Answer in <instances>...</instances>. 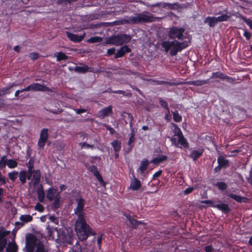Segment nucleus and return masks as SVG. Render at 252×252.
<instances>
[{
  "label": "nucleus",
  "instance_id": "obj_1",
  "mask_svg": "<svg viewBox=\"0 0 252 252\" xmlns=\"http://www.w3.org/2000/svg\"><path fill=\"white\" fill-rule=\"evenodd\" d=\"M75 230L78 239L81 241L86 240L91 235H95V232L87 223L85 218L77 219Z\"/></svg>",
  "mask_w": 252,
  "mask_h": 252
},
{
  "label": "nucleus",
  "instance_id": "obj_2",
  "mask_svg": "<svg viewBox=\"0 0 252 252\" xmlns=\"http://www.w3.org/2000/svg\"><path fill=\"white\" fill-rule=\"evenodd\" d=\"M189 45V44L188 41L180 42L177 40H165L161 43V47L164 49L165 52L166 53L169 52L171 56H175L179 52H181Z\"/></svg>",
  "mask_w": 252,
  "mask_h": 252
},
{
  "label": "nucleus",
  "instance_id": "obj_3",
  "mask_svg": "<svg viewBox=\"0 0 252 252\" xmlns=\"http://www.w3.org/2000/svg\"><path fill=\"white\" fill-rule=\"evenodd\" d=\"M152 16L151 14L144 13H137L136 16H131L123 20L124 23L128 24H137L143 22H151L152 20Z\"/></svg>",
  "mask_w": 252,
  "mask_h": 252
},
{
  "label": "nucleus",
  "instance_id": "obj_4",
  "mask_svg": "<svg viewBox=\"0 0 252 252\" xmlns=\"http://www.w3.org/2000/svg\"><path fill=\"white\" fill-rule=\"evenodd\" d=\"M131 37L126 34H120L109 37L106 40L107 44L120 46L124 44H126L130 42Z\"/></svg>",
  "mask_w": 252,
  "mask_h": 252
},
{
  "label": "nucleus",
  "instance_id": "obj_5",
  "mask_svg": "<svg viewBox=\"0 0 252 252\" xmlns=\"http://www.w3.org/2000/svg\"><path fill=\"white\" fill-rule=\"evenodd\" d=\"M185 29L183 28H178L173 26L167 32L168 37L171 39L182 40L184 39Z\"/></svg>",
  "mask_w": 252,
  "mask_h": 252
},
{
  "label": "nucleus",
  "instance_id": "obj_6",
  "mask_svg": "<svg viewBox=\"0 0 252 252\" xmlns=\"http://www.w3.org/2000/svg\"><path fill=\"white\" fill-rule=\"evenodd\" d=\"M220 203L216 204L215 202L211 200H203L201 202L203 204H207L209 206L216 208L219 210L221 211L224 214H228L231 211V208L227 204H225L219 201Z\"/></svg>",
  "mask_w": 252,
  "mask_h": 252
},
{
  "label": "nucleus",
  "instance_id": "obj_7",
  "mask_svg": "<svg viewBox=\"0 0 252 252\" xmlns=\"http://www.w3.org/2000/svg\"><path fill=\"white\" fill-rule=\"evenodd\" d=\"M172 126L174 127L173 132L175 135L178 137L179 143L183 146L184 149H189V144L187 139L184 136L180 128L174 123H172Z\"/></svg>",
  "mask_w": 252,
  "mask_h": 252
},
{
  "label": "nucleus",
  "instance_id": "obj_8",
  "mask_svg": "<svg viewBox=\"0 0 252 252\" xmlns=\"http://www.w3.org/2000/svg\"><path fill=\"white\" fill-rule=\"evenodd\" d=\"M37 239L36 237L32 234L29 233L26 236V252H33V251L37 247Z\"/></svg>",
  "mask_w": 252,
  "mask_h": 252
},
{
  "label": "nucleus",
  "instance_id": "obj_9",
  "mask_svg": "<svg viewBox=\"0 0 252 252\" xmlns=\"http://www.w3.org/2000/svg\"><path fill=\"white\" fill-rule=\"evenodd\" d=\"M124 113L126 114L127 116V120L129 121V127L131 129V131L129 135V137L128 139V141L127 142V145L129 147L128 152L130 151L131 150V149L133 147L134 145L132 144L134 141H135V133L134 132L133 129L132 128L133 126V118L132 117V115L129 113L124 112Z\"/></svg>",
  "mask_w": 252,
  "mask_h": 252
},
{
  "label": "nucleus",
  "instance_id": "obj_10",
  "mask_svg": "<svg viewBox=\"0 0 252 252\" xmlns=\"http://www.w3.org/2000/svg\"><path fill=\"white\" fill-rule=\"evenodd\" d=\"M217 78L220 79L222 80H225L226 82L231 84H234L236 83V79L235 78L227 76L222 72H213L209 79L210 80L211 79Z\"/></svg>",
  "mask_w": 252,
  "mask_h": 252
},
{
  "label": "nucleus",
  "instance_id": "obj_11",
  "mask_svg": "<svg viewBox=\"0 0 252 252\" xmlns=\"http://www.w3.org/2000/svg\"><path fill=\"white\" fill-rule=\"evenodd\" d=\"M77 207L74 209V213L78 217L77 219L85 218L84 213L83 212L85 206V200L82 197L76 199Z\"/></svg>",
  "mask_w": 252,
  "mask_h": 252
},
{
  "label": "nucleus",
  "instance_id": "obj_12",
  "mask_svg": "<svg viewBox=\"0 0 252 252\" xmlns=\"http://www.w3.org/2000/svg\"><path fill=\"white\" fill-rule=\"evenodd\" d=\"M87 169L90 172H92L94 176L96 177L99 182V184L105 188L106 183L103 180L102 176L98 171L97 167L95 165H92L87 167Z\"/></svg>",
  "mask_w": 252,
  "mask_h": 252
},
{
  "label": "nucleus",
  "instance_id": "obj_13",
  "mask_svg": "<svg viewBox=\"0 0 252 252\" xmlns=\"http://www.w3.org/2000/svg\"><path fill=\"white\" fill-rule=\"evenodd\" d=\"M10 233V231L5 230L3 227L0 229V252H2L6 247L7 240L5 237Z\"/></svg>",
  "mask_w": 252,
  "mask_h": 252
},
{
  "label": "nucleus",
  "instance_id": "obj_14",
  "mask_svg": "<svg viewBox=\"0 0 252 252\" xmlns=\"http://www.w3.org/2000/svg\"><path fill=\"white\" fill-rule=\"evenodd\" d=\"M25 90H26V92L27 91H48V92H51V89H49L48 87L42 85L40 84H39L38 83H32L29 86H27L26 88H25Z\"/></svg>",
  "mask_w": 252,
  "mask_h": 252
},
{
  "label": "nucleus",
  "instance_id": "obj_15",
  "mask_svg": "<svg viewBox=\"0 0 252 252\" xmlns=\"http://www.w3.org/2000/svg\"><path fill=\"white\" fill-rule=\"evenodd\" d=\"M48 129L46 128L42 129L37 143L38 146L40 149H43L44 147L48 140Z\"/></svg>",
  "mask_w": 252,
  "mask_h": 252
},
{
  "label": "nucleus",
  "instance_id": "obj_16",
  "mask_svg": "<svg viewBox=\"0 0 252 252\" xmlns=\"http://www.w3.org/2000/svg\"><path fill=\"white\" fill-rule=\"evenodd\" d=\"M82 64V66H76L74 68V70L75 72L78 73L82 74H85L88 72L93 73L95 72V70H94V67H92L91 66L89 67L85 64Z\"/></svg>",
  "mask_w": 252,
  "mask_h": 252
},
{
  "label": "nucleus",
  "instance_id": "obj_17",
  "mask_svg": "<svg viewBox=\"0 0 252 252\" xmlns=\"http://www.w3.org/2000/svg\"><path fill=\"white\" fill-rule=\"evenodd\" d=\"M60 196V192L58 189L53 187L49 188L46 191V198L50 201Z\"/></svg>",
  "mask_w": 252,
  "mask_h": 252
},
{
  "label": "nucleus",
  "instance_id": "obj_18",
  "mask_svg": "<svg viewBox=\"0 0 252 252\" xmlns=\"http://www.w3.org/2000/svg\"><path fill=\"white\" fill-rule=\"evenodd\" d=\"M142 187L141 181L133 175V179L131 180L128 189L133 191H137Z\"/></svg>",
  "mask_w": 252,
  "mask_h": 252
},
{
  "label": "nucleus",
  "instance_id": "obj_19",
  "mask_svg": "<svg viewBox=\"0 0 252 252\" xmlns=\"http://www.w3.org/2000/svg\"><path fill=\"white\" fill-rule=\"evenodd\" d=\"M59 239L60 241L63 244L71 245L72 244L73 237V236L70 234H65V233L63 232L60 235Z\"/></svg>",
  "mask_w": 252,
  "mask_h": 252
},
{
  "label": "nucleus",
  "instance_id": "obj_20",
  "mask_svg": "<svg viewBox=\"0 0 252 252\" xmlns=\"http://www.w3.org/2000/svg\"><path fill=\"white\" fill-rule=\"evenodd\" d=\"M34 160L33 158H31L29 161L26 163V166H27L28 169L27 171V179L31 180L32 174L33 173V164H34Z\"/></svg>",
  "mask_w": 252,
  "mask_h": 252
},
{
  "label": "nucleus",
  "instance_id": "obj_21",
  "mask_svg": "<svg viewBox=\"0 0 252 252\" xmlns=\"http://www.w3.org/2000/svg\"><path fill=\"white\" fill-rule=\"evenodd\" d=\"M131 51V49L127 45L124 46L118 50L115 55V58H119L123 57L126 53Z\"/></svg>",
  "mask_w": 252,
  "mask_h": 252
},
{
  "label": "nucleus",
  "instance_id": "obj_22",
  "mask_svg": "<svg viewBox=\"0 0 252 252\" xmlns=\"http://www.w3.org/2000/svg\"><path fill=\"white\" fill-rule=\"evenodd\" d=\"M210 83V79H207L203 80H193L186 81L184 83V84L189 85H194L195 86H201L204 84H209Z\"/></svg>",
  "mask_w": 252,
  "mask_h": 252
},
{
  "label": "nucleus",
  "instance_id": "obj_23",
  "mask_svg": "<svg viewBox=\"0 0 252 252\" xmlns=\"http://www.w3.org/2000/svg\"><path fill=\"white\" fill-rule=\"evenodd\" d=\"M66 35L71 41L74 42H79L81 41L85 37V34L78 35L70 32H66Z\"/></svg>",
  "mask_w": 252,
  "mask_h": 252
},
{
  "label": "nucleus",
  "instance_id": "obj_24",
  "mask_svg": "<svg viewBox=\"0 0 252 252\" xmlns=\"http://www.w3.org/2000/svg\"><path fill=\"white\" fill-rule=\"evenodd\" d=\"M69 252H88L86 246H81L78 241L73 246Z\"/></svg>",
  "mask_w": 252,
  "mask_h": 252
},
{
  "label": "nucleus",
  "instance_id": "obj_25",
  "mask_svg": "<svg viewBox=\"0 0 252 252\" xmlns=\"http://www.w3.org/2000/svg\"><path fill=\"white\" fill-rule=\"evenodd\" d=\"M126 217L127 220L129 221L131 227L133 229H136L138 225L144 224L142 221L135 220L129 214L126 215Z\"/></svg>",
  "mask_w": 252,
  "mask_h": 252
},
{
  "label": "nucleus",
  "instance_id": "obj_26",
  "mask_svg": "<svg viewBox=\"0 0 252 252\" xmlns=\"http://www.w3.org/2000/svg\"><path fill=\"white\" fill-rule=\"evenodd\" d=\"M204 150L199 149L193 150L189 155V157L192 159L194 161L197 160L201 156H202Z\"/></svg>",
  "mask_w": 252,
  "mask_h": 252
},
{
  "label": "nucleus",
  "instance_id": "obj_27",
  "mask_svg": "<svg viewBox=\"0 0 252 252\" xmlns=\"http://www.w3.org/2000/svg\"><path fill=\"white\" fill-rule=\"evenodd\" d=\"M112 106L111 105L105 107L98 111L99 117L102 118L112 114Z\"/></svg>",
  "mask_w": 252,
  "mask_h": 252
},
{
  "label": "nucleus",
  "instance_id": "obj_28",
  "mask_svg": "<svg viewBox=\"0 0 252 252\" xmlns=\"http://www.w3.org/2000/svg\"><path fill=\"white\" fill-rule=\"evenodd\" d=\"M32 182L33 185L35 186L40 182L41 173L39 170H33V173L32 174Z\"/></svg>",
  "mask_w": 252,
  "mask_h": 252
},
{
  "label": "nucleus",
  "instance_id": "obj_29",
  "mask_svg": "<svg viewBox=\"0 0 252 252\" xmlns=\"http://www.w3.org/2000/svg\"><path fill=\"white\" fill-rule=\"evenodd\" d=\"M204 24H207L210 27L213 28L218 23L216 17H207L203 21Z\"/></svg>",
  "mask_w": 252,
  "mask_h": 252
},
{
  "label": "nucleus",
  "instance_id": "obj_30",
  "mask_svg": "<svg viewBox=\"0 0 252 252\" xmlns=\"http://www.w3.org/2000/svg\"><path fill=\"white\" fill-rule=\"evenodd\" d=\"M37 194L39 201L40 202H43L45 199V193L42 185H40L37 188Z\"/></svg>",
  "mask_w": 252,
  "mask_h": 252
},
{
  "label": "nucleus",
  "instance_id": "obj_31",
  "mask_svg": "<svg viewBox=\"0 0 252 252\" xmlns=\"http://www.w3.org/2000/svg\"><path fill=\"white\" fill-rule=\"evenodd\" d=\"M227 196L239 203L245 202L247 199L245 197H242L240 195H238L232 193H229L227 194Z\"/></svg>",
  "mask_w": 252,
  "mask_h": 252
},
{
  "label": "nucleus",
  "instance_id": "obj_32",
  "mask_svg": "<svg viewBox=\"0 0 252 252\" xmlns=\"http://www.w3.org/2000/svg\"><path fill=\"white\" fill-rule=\"evenodd\" d=\"M218 164L222 168H225L228 165L229 161L225 159L223 156H220L217 159Z\"/></svg>",
  "mask_w": 252,
  "mask_h": 252
},
{
  "label": "nucleus",
  "instance_id": "obj_33",
  "mask_svg": "<svg viewBox=\"0 0 252 252\" xmlns=\"http://www.w3.org/2000/svg\"><path fill=\"white\" fill-rule=\"evenodd\" d=\"M168 157L165 155H161L159 157H156L154 158L151 161V162L153 163L156 165H158L161 162L165 161L167 159Z\"/></svg>",
  "mask_w": 252,
  "mask_h": 252
},
{
  "label": "nucleus",
  "instance_id": "obj_34",
  "mask_svg": "<svg viewBox=\"0 0 252 252\" xmlns=\"http://www.w3.org/2000/svg\"><path fill=\"white\" fill-rule=\"evenodd\" d=\"M111 145L113 148L114 152H120L121 149V142L116 139L111 143Z\"/></svg>",
  "mask_w": 252,
  "mask_h": 252
},
{
  "label": "nucleus",
  "instance_id": "obj_35",
  "mask_svg": "<svg viewBox=\"0 0 252 252\" xmlns=\"http://www.w3.org/2000/svg\"><path fill=\"white\" fill-rule=\"evenodd\" d=\"M19 180L22 185H24L27 182V171L22 170L18 173Z\"/></svg>",
  "mask_w": 252,
  "mask_h": 252
},
{
  "label": "nucleus",
  "instance_id": "obj_36",
  "mask_svg": "<svg viewBox=\"0 0 252 252\" xmlns=\"http://www.w3.org/2000/svg\"><path fill=\"white\" fill-rule=\"evenodd\" d=\"M149 165V161L147 159H143L141 162L138 170L141 173H143L147 169Z\"/></svg>",
  "mask_w": 252,
  "mask_h": 252
},
{
  "label": "nucleus",
  "instance_id": "obj_37",
  "mask_svg": "<svg viewBox=\"0 0 252 252\" xmlns=\"http://www.w3.org/2000/svg\"><path fill=\"white\" fill-rule=\"evenodd\" d=\"M17 250L18 246L15 242L10 243L6 249V252H17Z\"/></svg>",
  "mask_w": 252,
  "mask_h": 252
},
{
  "label": "nucleus",
  "instance_id": "obj_38",
  "mask_svg": "<svg viewBox=\"0 0 252 252\" xmlns=\"http://www.w3.org/2000/svg\"><path fill=\"white\" fill-rule=\"evenodd\" d=\"M61 196L55 198L53 200V202L51 205V208L53 210H56L60 208V199Z\"/></svg>",
  "mask_w": 252,
  "mask_h": 252
},
{
  "label": "nucleus",
  "instance_id": "obj_39",
  "mask_svg": "<svg viewBox=\"0 0 252 252\" xmlns=\"http://www.w3.org/2000/svg\"><path fill=\"white\" fill-rule=\"evenodd\" d=\"M214 186L218 188V189L220 191H223L227 188V184L223 182H218L217 183L214 184Z\"/></svg>",
  "mask_w": 252,
  "mask_h": 252
},
{
  "label": "nucleus",
  "instance_id": "obj_40",
  "mask_svg": "<svg viewBox=\"0 0 252 252\" xmlns=\"http://www.w3.org/2000/svg\"><path fill=\"white\" fill-rule=\"evenodd\" d=\"M173 119L174 122L180 123L182 121V117L179 114L178 111H172Z\"/></svg>",
  "mask_w": 252,
  "mask_h": 252
},
{
  "label": "nucleus",
  "instance_id": "obj_41",
  "mask_svg": "<svg viewBox=\"0 0 252 252\" xmlns=\"http://www.w3.org/2000/svg\"><path fill=\"white\" fill-rule=\"evenodd\" d=\"M19 219L24 222H29L32 220L33 218L30 215H21Z\"/></svg>",
  "mask_w": 252,
  "mask_h": 252
},
{
  "label": "nucleus",
  "instance_id": "obj_42",
  "mask_svg": "<svg viewBox=\"0 0 252 252\" xmlns=\"http://www.w3.org/2000/svg\"><path fill=\"white\" fill-rule=\"evenodd\" d=\"M57 61L58 62H60L61 61H65L67 60L68 56L63 52H60L58 53L57 55Z\"/></svg>",
  "mask_w": 252,
  "mask_h": 252
},
{
  "label": "nucleus",
  "instance_id": "obj_43",
  "mask_svg": "<svg viewBox=\"0 0 252 252\" xmlns=\"http://www.w3.org/2000/svg\"><path fill=\"white\" fill-rule=\"evenodd\" d=\"M7 165L9 168H14L18 165V162L12 159H8L7 161Z\"/></svg>",
  "mask_w": 252,
  "mask_h": 252
},
{
  "label": "nucleus",
  "instance_id": "obj_44",
  "mask_svg": "<svg viewBox=\"0 0 252 252\" xmlns=\"http://www.w3.org/2000/svg\"><path fill=\"white\" fill-rule=\"evenodd\" d=\"M35 252H48V251L45 249L43 244L39 242L37 244Z\"/></svg>",
  "mask_w": 252,
  "mask_h": 252
},
{
  "label": "nucleus",
  "instance_id": "obj_45",
  "mask_svg": "<svg viewBox=\"0 0 252 252\" xmlns=\"http://www.w3.org/2000/svg\"><path fill=\"white\" fill-rule=\"evenodd\" d=\"M229 18L230 16L226 14H222L221 16L216 17V19L218 22H221L228 21Z\"/></svg>",
  "mask_w": 252,
  "mask_h": 252
},
{
  "label": "nucleus",
  "instance_id": "obj_46",
  "mask_svg": "<svg viewBox=\"0 0 252 252\" xmlns=\"http://www.w3.org/2000/svg\"><path fill=\"white\" fill-rule=\"evenodd\" d=\"M18 175V171H13L11 172L8 173V177L11 181L14 182L15 180L17 179Z\"/></svg>",
  "mask_w": 252,
  "mask_h": 252
},
{
  "label": "nucleus",
  "instance_id": "obj_47",
  "mask_svg": "<svg viewBox=\"0 0 252 252\" xmlns=\"http://www.w3.org/2000/svg\"><path fill=\"white\" fill-rule=\"evenodd\" d=\"M79 145L80 146L81 149L84 148L94 149V145L87 143L86 142L79 143Z\"/></svg>",
  "mask_w": 252,
  "mask_h": 252
},
{
  "label": "nucleus",
  "instance_id": "obj_48",
  "mask_svg": "<svg viewBox=\"0 0 252 252\" xmlns=\"http://www.w3.org/2000/svg\"><path fill=\"white\" fill-rule=\"evenodd\" d=\"M153 81L157 85H167L170 86L174 85V83H173L172 82L166 81H160V80H154Z\"/></svg>",
  "mask_w": 252,
  "mask_h": 252
},
{
  "label": "nucleus",
  "instance_id": "obj_49",
  "mask_svg": "<svg viewBox=\"0 0 252 252\" xmlns=\"http://www.w3.org/2000/svg\"><path fill=\"white\" fill-rule=\"evenodd\" d=\"M101 41L102 38L99 36L92 37L87 40L88 42L91 43L100 42Z\"/></svg>",
  "mask_w": 252,
  "mask_h": 252
},
{
  "label": "nucleus",
  "instance_id": "obj_50",
  "mask_svg": "<svg viewBox=\"0 0 252 252\" xmlns=\"http://www.w3.org/2000/svg\"><path fill=\"white\" fill-rule=\"evenodd\" d=\"M159 103L160 105V106L165 109L166 110H168V109H169L168 104L166 101L163 99L161 98H159Z\"/></svg>",
  "mask_w": 252,
  "mask_h": 252
},
{
  "label": "nucleus",
  "instance_id": "obj_51",
  "mask_svg": "<svg viewBox=\"0 0 252 252\" xmlns=\"http://www.w3.org/2000/svg\"><path fill=\"white\" fill-rule=\"evenodd\" d=\"M11 91L8 87H3L0 89V97L10 94Z\"/></svg>",
  "mask_w": 252,
  "mask_h": 252
},
{
  "label": "nucleus",
  "instance_id": "obj_52",
  "mask_svg": "<svg viewBox=\"0 0 252 252\" xmlns=\"http://www.w3.org/2000/svg\"><path fill=\"white\" fill-rule=\"evenodd\" d=\"M47 232L49 236L52 237L53 236L54 233L55 231H57L58 229L57 227L53 228L51 227L49 225H48L46 227Z\"/></svg>",
  "mask_w": 252,
  "mask_h": 252
},
{
  "label": "nucleus",
  "instance_id": "obj_53",
  "mask_svg": "<svg viewBox=\"0 0 252 252\" xmlns=\"http://www.w3.org/2000/svg\"><path fill=\"white\" fill-rule=\"evenodd\" d=\"M106 92L110 93L122 94H125V92L124 91H122V90L113 91L111 88H108L106 91H104L103 93H106Z\"/></svg>",
  "mask_w": 252,
  "mask_h": 252
},
{
  "label": "nucleus",
  "instance_id": "obj_54",
  "mask_svg": "<svg viewBox=\"0 0 252 252\" xmlns=\"http://www.w3.org/2000/svg\"><path fill=\"white\" fill-rule=\"evenodd\" d=\"M7 165L6 157L3 156L0 160V169H2Z\"/></svg>",
  "mask_w": 252,
  "mask_h": 252
},
{
  "label": "nucleus",
  "instance_id": "obj_55",
  "mask_svg": "<svg viewBox=\"0 0 252 252\" xmlns=\"http://www.w3.org/2000/svg\"><path fill=\"white\" fill-rule=\"evenodd\" d=\"M164 118L167 122H169L171 120L172 116L170 114V112L169 109H168V110H166V112L165 113Z\"/></svg>",
  "mask_w": 252,
  "mask_h": 252
},
{
  "label": "nucleus",
  "instance_id": "obj_56",
  "mask_svg": "<svg viewBox=\"0 0 252 252\" xmlns=\"http://www.w3.org/2000/svg\"><path fill=\"white\" fill-rule=\"evenodd\" d=\"M29 57L32 60L34 61L39 58V55L36 52H32L30 53Z\"/></svg>",
  "mask_w": 252,
  "mask_h": 252
},
{
  "label": "nucleus",
  "instance_id": "obj_57",
  "mask_svg": "<svg viewBox=\"0 0 252 252\" xmlns=\"http://www.w3.org/2000/svg\"><path fill=\"white\" fill-rule=\"evenodd\" d=\"M168 9L176 10L179 8V4L178 3H168Z\"/></svg>",
  "mask_w": 252,
  "mask_h": 252
},
{
  "label": "nucleus",
  "instance_id": "obj_58",
  "mask_svg": "<svg viewBox=\"0 0 252 252\" xmlns=\"http://www.w3.org/2000/svg\"><path fill=\"white\" fill-rule=\"evenodd\" d=\"M170 141L173 145H174L175 147H178L180 148H182L183 146L181 145V146H179L180 143H179V141H177V139L176 138L172 137L170 139Z\"/></svg>",
  "mask_w": 252,
  "mask_h": 252
},
{
  "label": "nucleus",
  "instance_id": "obj_59",
  "mask_svg": "<svg viewBox=\"0 0 252 252\" xmlns=\"http://www.w3.org/2000/svg\"><path fill=\"white\" fill-rule=\"evenodd\" d=\"M104 126L109 131L110 135H113L116 132L115 129L110 126L107 125V124H104Z\"/></svg>",
  "mask_w": 252,
  "mask_h": 252
},
{
  "label": "nucleus",
  "instance_id": "obj_60",
  "mask_svg": "<svg viewBox=\"0 0 252 252\" xmlns=\"http://www.w3.org/2000/svg\"><path fill=\"white\" fill-rule=\"evenodd\" d=\"M34 209L35 210H37L39 212H43L44 211L43 206L39 203H37L36 204V205L35 206Z\"/></svg>",
  "mask_w": 252,
  "mask_h": 252
},
{
  "label": "nucleus",
  "instance_id": "obj_61",
  "mask_svg": "<svg viewBox=\"0 0 252 252\" xmlns=\"http://www.w3.org/2000/svg\"><path fill=\"white\" fill-rule=\"evenodd\" d=\"M7 181V179L5 177L1 175V172L0 171V186L4 185L6 183Z\"/></svg>",
  "mask_w": 252,
  "mask_h": 252
},
{
  "label": "nucleus",
  "instance_id": "obj_62",
  "mask_svg": "<svg viewBox=\"0 0 252 252\" xmlns=\"http://www.w3.org/2000/svg\"><path fill=\"white\" fill-rule=\"evenodd\" d=\"M243 19L246 24L249 26L250 28L252 29V20L250 19L246 18V17H243Z\"/></svg>",
  "mask_w": 252,
  "mask_h": 252
},
{
  "label": "nucleus",
  "instance_id": "obj_63",
  "mask_svg": "<svg viewBox=\"0 0 252 252\" xmlns=\"http://www.w3.org/2000/svg\"><path fill=\"white\" fill-rule=\"evenodd\" d=\"M162 170H159L157 172H155L153 175L152 179L155 180L157 178L160 177L162 174Z\"/></svg>",
  "mask_w": 252,
  "mask_h": 252
},
{
  "label": "nucleus",
  "instance_id": "obj_64",
  "mask_svg": "<svg viewBox=\"0 0 252 252\" xmlns=\"http://www.w3.org/2000/svg\"><path fill=\"white\" fill-rule=\"evenodd\" d=\"M214 250V248L212 245L206 246L204 248V251L205 252H212Z\"/></svg>",
  "mask_w": 252,
  "mask_h": 252
}]
</instances>
